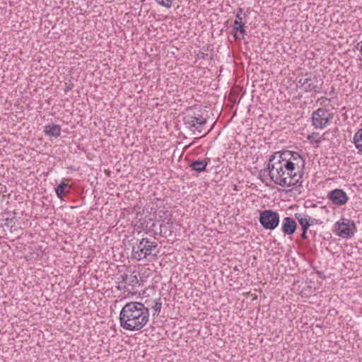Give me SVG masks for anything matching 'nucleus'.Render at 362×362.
I'll use <instances>...</instances> for the list:
<instances>
[{
    "instance_id": "423d86ee",
    "label": "nucleus",
    "mask_w": 362,
    "mask_h": 362,
    "mask_svg": "<svg viewBox=\"0 0 362 362\" xmlns=\"http://www.w3.org/2000/svg\"><path fill=\"white\" fill-rule=\"evenodd\" d=\"M259 221L264 229L273 230L279 225L280 216L278 212L267 209L260 212Z\"/></svg>"
},
{
    "instance_id": "6e6552de",
    "label": "nucleus",
    "mask_w": 362,
    "mask_h": 362,
    "mask_svg": "<svg viewBox=\"0 0 362 362\" xmlns=\"http://www.w3.org/2000/svg\"><path fill=\"white\" fill-rule=\"evenodd\" d=\"M356 225L354 221L349 218H341L335 223L337 234L342 238H351L354 234Z\"/></svg>"
},
{
    "instance_id": "5701e85b",
    "label": "nucleus",
    "mask_w": 362,
    "mask_h": 362,
    "mask_svg": "<svg viewBox=\"0 0 362 362\" xmlns=\"http://www.w3.org/2000/svg\"><path fill=\"white\" fill-rule=\"evenodd\" d=\"M309 223H310V226L315 225V224L320 225V224L322 223V222L320 220L316 219V218H312L310 216Z\"/></svg>"
},
{
    "instance_id": "f3484780",
    "label": "nucleus",
    "mask_w": 362,
    "mask_h": 362,
    "mask_svg": "<svg viewBox=\"0 0 362 362\" xmlns=\"http://www.w3.org/2000/svg\"><path fill=\"white\" fill-rule=\"evenodd\" d=\"M353 143L358 152L362 153V128L355 133L353 138Z\"/></svg>"
},
{
    "instance_id": "dca6fc26",
    "label": "nucleus",
    "mask_w": 362,
    "mask_h": 362,
    "mask_svg": "<svg viewBox=\"0 0 362 362\" xmlns=\"http://www.w3.org/2000/svg\"><path fill=\"white\" fill-rule=\"evenodd\" d=\"M156 225V223L151 218H149L148 221L140 219L138 223H136L139 228L143 230H152L155 234H157V231L154 229Z\"/></svg>"
},
{
    "instance_id": "4468645a",
    "label": "nucleus",
    "mask_w": 362,
    "mask_h": 362,
    "mask_svg": "<svg viewBox=\"0 0 362 362\" xmlns=\"http://www.w3.org/2000/svg\"><path fill=\"white\" fill-rule=\"evenodd\" d=\"M233 34L235 39L241 40L244 38L245 34L244 23L238 21V19H235L233 23Z\"/></svg>"
},
{
    "instance_id": "c85d7f7f",
    "label": "nucleus",
    "mask_w": 362,
    "mask_h": 362,
    "mask_svg": "<svg viewBox=\"0 0 362 362\" xmlns=\"http://www.w3.org/2000/svg\"><path fill=\"white\" fill-rule=\"evenodd\" d=\"M321 100H329V101H330V100H331V99H328V98H321Z\"/></svg>"
},
{
    "instance_id": "7ed1b4c3",
    "label": "nucleus",
    "mask_w": 362,
    "mask_h": 362,
    "mask_svg": "<svg viewBox=\"0 0 362 362\" xmlns=\"http://www.w3.org/2000/svg\"><path fill=\"white\" fill-rule=\"evenodd\" d=\"M184 124L192 132L194 135L199 136L205 129L206 119L199 113L192 110L187 112L183 117Z\"/></svg>"
},
{
    "instance_id": "393cba45",
    "label": "nucleus",
    "mask_w": 362,
    "mask_h": 362,
    "mask_svg": "<svg viewBox=\"0 0 362 362\" xmlns=\"http://www.w3.org/2000/svg\"><path fill=\"white\" fill-rule=\"evenodd\" d=\"M74 88V85L72 83H66V88H64L65 93H67L69 90H71Z\"/></svg>"
},
{
    "instance_id": "2eb2a0df",
    "label": "nucleus",
    "mask_w": 362,
    "mask_h": 362,
    "mask_svg": "<svg viewBox=\"0 0 362 362\" xmlns=\"http://www.w3.org/2000/svg\"><path fill=\"white\" fill-rule=\"evenodd\" d=\"M294 216L301 226L302 230H308L310 226V223H309L310 216L303 213H296Z\"/></svg>"
},
{
    "instance_id": "412c9836",
    "label": "nucleus",
    "mask_w": 362,
    "mask_h": 362,
    "mask_svg": "<svg viewBox=\"0 0 362 362\" xmlns=\"http://www.w3.org/2000/svg\"><path fill=\"white\" fill-rule=\"evenodd\" d=\"M235 19H238V21L243 22V18L246 17L245 13H243V8H238V13L235 16Z\"/></svg>"
},
{
    "instance_id": "aec40b11",
    "label": "nucleus",
    "mask_w": 362,
    "mask_h": 362,
    "mask_svg": "<svg viewBox=\"0 0 362 362\" xmlns=\"http://www.w3.org/2000/svg\"><path fill=\"white\" fill-rule=\"evenodd\" d=\"M174 0H156V3L160 6L169 8L171 7Z\"/></svg>"
},
{
    "instance_id": "9b49d317",
    "label": "nucleus",
    "mask_w": 362,
    "mask_h": 362,
    "mask_svg": "<svg viewBox=\"0 0 362 362\" xmlns=\"http://www.w3.org/2000/svg\"><path fill=\"white\" fill-rule=\"evenodd\" d=\"M297 228V223L291 217H285L282 221L281 230L285 235H293Z\"/></svg>"
},
{
    "instance_id": "cd10ccee",
    "label": "nucleus",
    "mask_w": 362,
    "mask_h": 362,
    "mask_svg": "<svg viewBox=\"0 0 362 362\" xmlns=\"http://www.w3.org/2000/svg\"><path fill=\"white\" fill-rule=\"evenodd\" d=\"M307 231L308 230H302V233H301V238L305 240L307 238Z\"/></svg>"
},
{
    "instance_id": "0eeeda50",
    "label": "nucleus",
    "mask_w": 362,
    "mask_h": 362,
    "mask_svg": "<svg viewBox=\"0 0 362 362\" xmlns=\"http://www.w3.org/2000/svg\"><path fill=\"white\" fill-rule=\"evenodd\" d=\"M333 115L327 110L319 108L312 115V125L316 129H323L331 122Z\"/></svg>"
},
{
    "instance_id": "1a4fd4ad",
    "label": "nucleus",
    "mask_w": 362,
    "mask_h": 362,
    "mask_svg": "<svg viewBox=\"0 0 362 362\" xmlns=\"http://www.w3.org/2000/svg\"><path fill=\"white\" fill-rule=\"evenodd\" d=\"M119 280V283L124 284L127 286H131L132 288L130 289L132 292H130L132 295L135 294L136 293V291H135V288L136 286L139 285V281L137 276V274L135 272H133L130 274H123L120 276V277L118 278Z\"/></svg>"
},
{
    "instance_id": "b1692460",
    "label": "nucleus",
    "mask_w": 362,
    "mask_h": 362,
    "mask_svg": "<svg viewBox=\"0 0 362 362\" xmlns=\"http://www.w3.org/2000/svg\"><path fill=\"white\" fill-rule=\"evenodd\" d=\"M117 289H118V290H119V291L124 290V291H127V292H129H129H132V291H131V290H129V289L128 288V287H127L126 285H124V286H120V285H119V286H117Z\"/></svg>"
},
{
    "instance_id": "4be33fe9",
    "label": "nucleus",
    "mask_w": 362,
    "mask_h": 362,
    "mask_svg": "<svg viewBox=\"0 0 362 362\" xmlns=\"http://www.w3.org/2000/svg\"><path fill=\"white\" fill-rule=\"evenodd\" d=\"M161 306H162V303L160 302H156L153 308V310H155L156 313H159L160 312V310H161Z\"/></svg>"
},
{
    "instance_id": "bb28decb",
    "label": "nucleus",
    "mask_w": 362,
    "mask_h": 362,
    "mask_svg": "<svg viewBox=\"0 0 362 362\" xmlns=\"http://www.w3.org/2000/svg\"><path fill=\"white\" fill-rule=\"evenodd\" d=\"M362 42H359L357 44V46H356V48L357 49L359 50L361 54L362 55V45H361Z\"/></svg>"
},
{
    "instance_id": "c756f323",
    "label": "nucleus",
    "mask_w": 362,
    "mask_h": 362,
    "mask_svg": "<svg viewBox=\"0 0 362 362\" xmlns=\"http://www.w3.org/2000/svg\"><path fill=\"white\" fill-rule=\"evenodd\" d=\"M206 134H204L203 135V136H204ZM202 136H199V138H202Z\"/></svg>"
},
{
    "instance_id": "39448f33",
    "label": "nucleus",
    "mask_w": 362,
    "mask_h": 362,
    "mask_svg": "<svg viewBox=\"0 0 362 362\" xmlns=\"http://www.w3.org/2000/svg\"><path fill=\"white\" fill-rule=\"evenodd\" d=\"M323 81L318 76L313 74H305L298 82V86L305 92H318V88Z\"/></svg>"
},
{
    "instance_id": "ddd939ff",
    "label": "nucleus",
    "mask_w": 362,
    "mask_h": 362,
    "mask_svg": "<svg viewBox=\"0 0 362 362\" xmlns=\"http://www.w3.org/2000/svg\"><path fill=\"white\" fill-rule=\"evenodd\" d=\"M209 161V158L193 160L190 163L189 167L196 173H202L206 170V166Z\"/></svg>"
},
{
    "instance_id": "f03ea898",
    "label": "nucleus",
    "mask_w": 362,
    "mask_h": 362,
    "mask_svg": "<svg viewBox=\"0 0 362 362\" xmlns=\"http://www.w3.org/2000/svg\"><path fill=\"white\" fill-rule=\"evenodd\" d=\"M149 320V310L144 304L132 301L126 303L119 313V324L125 330L139 331Z\"/></svg>"
},
{
    "instance_id": "a211bd4d",
    "label": "nucleus",
    "mask_w": 362,
    "mask_h": 362,
    "mask_svg": "<svg viewBox=\"0 0 362 362\" xmlns=\"http://www.w3.org/2000/svg\"><path fill=\"white\" fill-rule=\"evenodd\" d=\"M68 187V184L65 182H61L55 189L56 194L57 197L60 199H62L64 193L65 189Z\"/></svg>"
},
{
    "instance_id": "6ab92c4d",
    "label": "nucleus",
    "mask_w": 362,
    "mask_h": 362,
    "mask_svg": "<svg viewBox=\"0 0 362 362\" xmlns=\"http://www.w3.org/2000/svg\"><path fill=\"white\" fill-rule=\"evenodd\" d=\"M169 224V222L163 223L159 225V232L158 233L161 235H165L168 232H171L170 230H168V225Z\"/></svg>"
},
{
    "instance_id": "a878e982",
    "label": "nucleus",
    "mask_w": 362,
    "mask_h": 362,
    "mask_svg": "<svg viewBox=\"0 0 362 362\" xmlns=\"http://www.w3.org/2000/svg\"><path fill=\"white\" fill-rule=\"evenodd\" d=\"M329 95L332 97V98H334V95H335V89L334 87H332L331 88V90L329 92Z\"/></svg>"
},
{
    "instance_id": "20e7f679",
    "label": "nucleus",
    "mask_w": 362,
    "mask_h": 362,
    "mask_svg": "<svg viewBox=\"0 0 362 362\" xmlns=\"http://www.w3.org/2000/svg\"><path fill=\"white\" fill-rule=\"evenodd\" d=\"M158 246L157 243L151 242L148 238H142L132 247V257L136 260L146 258L152 254V251Z\"/></svg>"
},
{
    "instance_id": "9d476101",
    "label": "nucleus",
    "mask_w": 362,
    "mask_h": 362,
    "mask_svg": "<svg viewBox=\"0 0 362 362\" xmlns=\"http://www.w3.org/2000/svg\"><path fill=\"white\" fill-rule=\"evenodd\" d=\"M328 198L333 204L339 206L346 204L349 199L346 192L340 189H336L329 192Z\"/></svg>"
},
{
    "instance_id": "f257e3e1",
    "label": "nucleus",
    "mask_w": 362,
    "mask_h": 362,
    "mask_svg": "<svg viewBox=\"0 0 362 362\" xmlns=\"http://www.w3.org/2000/svg\"><path fill=\"white\" fill-rule=\"evenodd\" d=\"M305 159L298 152L276 151L272 154L265 170L274 184L283 187H302Z\"/></svg>"
},
{
    "instance_id": "f8f14e48",
    "label": "nucleus",
    "mask_w": 362,
    "mask_h": 362,
    "mask_svg": "<svg viewBox=\"0 0 362 362\" xmlns=\"http://www.w3.org/2000/svg\"><path fill=\"white\" fill-rule=\"evenodd\" d=\"M44 132L47 136L57 138L61 134V127L54 123L48 124L45 126Z\"/></svg>"
}]
</instances>
